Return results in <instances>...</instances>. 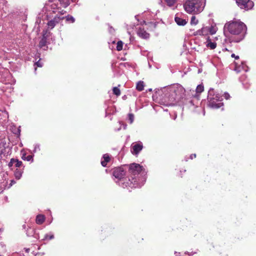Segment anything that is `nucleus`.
<instances>
[{
    "label": "nucleus",
    "mask_w": 256,
    "mask_h": 256,
    "mask_svg": "<svg viewBox=\"0 0 256 256\" xmlns=\"http://www.w3.org/2000/svg\"><path fill=\"white\" fill-rule=\"evenodd\" d=\"M12 132L16 135L20 136V127L18 128H15L14 129L12 130Z\"/></svg>",
    "instance_id": "obj_32"
},
{
    "label": "nucleus",
    "mask_w": 256,
    "mask_h": 256,
    "mask_svg": "<svg viewBox=\"0 0 256 256\" xmlns=\"http://www.w3.org/2000/svg\"><path fill=\"white\" fill-rule=\"evenodd\" d=\"M26 153H24L22 156V158L25 160H26L27 161H33V156L32 155H28V156H26Z\"/></svg>",
    "instance_id": "obj_23"
},
{
    "label": "nucleus",
    "mask_w": 256,
    "mask_h": 256,
    "mask_svg": "<svg viewBox=\"0 0 256 256\" xmlns=\"http://www.w3.org/2000/svg\"><path fill=\"white\" fill-rule=\"evenodd\" d=\"M33 236L36 239H39L40 236L38 234L36 233V231L35 232V234H34Z\"/></svg>",
    "instance_id": "obj_43"
},
{
    "label": "nucleus",
    "mask_w": 256,
    "mask_h": 256,
    "mask_svg": "<svg viewBox=\"0 0 256 256\" xmlns=\"http://www.w3.org/2000/svg\"><path fill=\"white\" fill-rule=\"evenodd\" d=\"M196 154H194V156H193V157H196Z\"/></svg>",
    "instance_id": "obj_56"
},
{
    "label": "nucleus",
    "mask_w": 256,
    "mask_h": 256,
    "mask_svg": "<svg viewBox=\"0 0 256 256\" xmlns=\"http://www.w3.org/2000/svg\"><path fill=\"white\" fill-rule=\"evenodd\" d=\"M143 148L142 144L141 142L136 143L132 146L131 152L132 154L137 156Z\"/></svg>",
    "instance_id": "obj_7"
},
{
    "label": "nucleus",
    "mask_w": 256,
    "mask_h": 256,
    "mask_svg": "<svg viewBox=\"0 0 256 256\" xmlns=\"http://www.w3.org/2000/svg\"><path fill=\"white\" fill-rule=\"evenodd\" d=\"M42 39L48 40V30H44L42 32Z\"/></svg>",
    "instance_id": "obj_30"
},
{
    "label": "nucleus",
    "mask_w": 256,
    "mask_h": 256,
    "mask_svg": "<svg viewBox=\"0 0 256 256\" xmlns=\"http://www.w3.org/2000/svg\"><path fill=\"white\" fill-rule=\"evenodd\" d=\"M102 158L104 159V160L101 161V164L102 166L106 167L108 163L110 160V158L108 154H106L103 155Z\"/></svg>",
    "instance_id": "obj_10"
},
{
    "label": "nucleus",
    "mask_w": 256,
    "mask_h": 256,
    "mask_svg": "<svg viewBox=\"0 0 256 256\" xmlns=\"http://www.w3.org/2000/svg\"><path fill=\"white\" fill-rule=\"evenodd\" d=\"M128 120H130V124H132L134 120V115L132 113L128 114Z\"/></svg>",
    "instance_id": "obj_34"
},
{
    "label": "nucleus",
    "mask_w": 256,
    "mask_h": 256,
    "mask_svg": "<svg viewBox=\"0 0 256 256\" xmlns=\"http://www.w3.org/2000/svg\"><path fill=\"white\" fill-rule=\"evenodd\" d=\"M64 17V18H66V21L68 22H70L71 23H74L75 22V18L70 14Z\"/></svg>",
    "instance_id": "obj_25"
},
{
    "label": "nucleus",
    "mask_w": 256,
    "mask_h": 256,
    "mask_svg": "<svg viewBox=\"0 0 256 256\" xmlns=\"http://www.w3.org/2000/svg\"><path fill=\"white\" fill-rule=\"evenodd\" d=\"M66 12L64 10H62L61 11H60L59 12V13L60 14H65Z\"/></svg>",
    "instance_id": "obj_46"
},
{
    "label": "nucleus",
    "mask_w": 256,
    "mask_h": 256,
    "mask_svg": "<svg viewBox=\"0 0 256 256\" xmlns=\"http://www.w3.org/2000/svg\"><path fill=\"white\" fill-rule=\"evenodd\" d=\"M112 43H113V44H115V41H114V42H112Z\"/></svg>",
    "instance_id": "obj_58"
},
{
    "label": "nucleus",
    "mask_w": 256,
    "mask_h": 256,
    "mask_svg": "<svg viewBox=\"0 0 256 256\" xmlns=\"http://www.w3.org/2000/svg\"><path fill=\"white\" fill-rule=\"evenodd\" d=\"M138 35L141 38L144 39H148L149 38L150 36V34L147 32L144 28H139L138 32H137Z\"/></svg>",
    "instance_id": "obj_8"
},
{
    "label": "nucleus",
    "mask_w": 256,
    "mask_h": 256,
    "mask_svg": "<svg viewBox=\"0 0 256 256\" xmlns=\"http://www.w3.org/2000/svg\"><path fill=\"white\" fill-rule=\"evenodd\" d=\"M148 90L149 92H152V88H149Z\"/></svg>",
    "instance_id": "obj_52"
},
{
    "label": "nucleus",
    "mask_w": 256,
    "mask_h": 256,
    "mask_svg": "<svg viewBox=\"0 0 256 256\" xmlns=\"http://www.w3.org/2000/svg\"><path fill=\"white\" fill-rule=\"evenodd\" d=\"M54 1V0H48V2H52Z\"/></svg>",
    "instance_id": "obj_55"
},
{
    "label": "nucleus",
    "mask_w": 256,
    "mask_h": 256,
    "mask_svg": "<svg viewBox=\"0 0 256 256\" xmlns=\"http://www.w3.org/2000/svg\"><path fill=\"white\" fill-rule=\"evenodd\" d=\"M30 248H25V250L26 252H30Z\"/></svg>",
    "instance_id": "obj_48"
},
{
    "label": "nucleus",
    "mask_w": 256,
    "mask_h": 256,
    "mask_svg": "<svg viewBox=\"0 0 256 256\" xmlns=\"http://www.w3.org/2000/svg\"><path fill=\"white\" fill-rule=\"evenodd\" d=\"M238 6L242 9L246 10H251L254 6V3L251 0H236Z\"/></svg>",
    "instance_id": "obj_5"
},
{
    "label": "nucleus",
    "mask_w": 256,
    "mask_h": 256,
    "mask_svg": "<svg viewBox=\"0 0 256 256\" xmlns=\"http://www.w3.org/2000/svg\"><path fill=\"white\" fill-rule=\"evenodd\" d=\"M224 28L232 34L238 36L236 40H232L236 42L244 38L247 29L246 25L240 20L230 21L225 24Z\"/></svg>",
    "instance_id": "obj_2"
},
{
    "label": "nucleus",
    "mask_w": 256,
    "mask_h": 256,
    "mask_svg": "<svg viewBox=\"0 0 256 256\" xmlns=\"http://www.w3.org/2000/svg\"><path fill=\"white\" fill-rule=\"evenodd\" d=\"M160 92V90H156V92H155V94H153L152 96V98H154V96H156V98H158V94Z\"/></svg>",
    "instance_id": "obj_40"
},
{
    "label": "nucleus",
    "mask_w": 256,
    "mask_h": 256,
    "mask_svg": "<svg viewBox=\"0 0 256 256\" xmlns=\"http://www.w3.org/2000/svg\"><path fill=\"white\" fill-rule=\"evenodd\" d=\"M209 105L212 108H218L222 106V103L216 102L214 100H210L209 102Z\"/></svg>",
    "instance_id": "obj_14"
},
{
    "label": "nucleus",
    "mask_w": 256,
    "mask_h": 256,
    "mask_svg": "<svg viewBox=\"0 0 256 256\" xmlns=\"http://www.w3.org/2000/svg\"><path fill=\"white\" fill-rule=\"evenodd\" d=\"M54 238V234L49 235L48 234H46L44 236V238L43 240H50L53 239Z\"/></svg>",
    "instance_id": "obj_35"
},
{
    "label": "nucleus",
    "mask_w": 256,
    "mask_h": 256,
    "mask_svg": "<svg viewBox=\"0 0 256 256\" xmlns=\"http://www.w3.org/2000/svg\"><path fill=\"white\" fill-rule=\"evenodd\" d=\"M166 4L169 6H174V4L176 2V0H164Z\"/></svg>",
    "instance_id": "obj_29"
},
{
    "label": "nucleus",
    "mask_w": 256,
    "mask_h": 256,
    "mask_svg": "<svg viewBox=\"0 0 256 256\" xmlns=\"http://www.w3.org/2000/svg\"><path fill=\"white\" fill-rule=\"evenodd\" d=\"M138 15L136 16L135 18H136V19L138 20V21H139V20L138 18Z\"/></svg>",
    "instance_id": "obj_49"
},
{
    "label": "nucleus",
    "mask_w": 256,
    "mask_h": 256,
    "mask_svg": "<svg viewBox=\"0 0 256 256\" xmlns=\"http://www.w3.org/2000/svg\"><path fill=\"white\" fill-rule=\"evenodd\" d=\"M177 90H180L182 92L183 95H184L185 90L182 87V86L178 84H177Z\"/></svg>",
    "instance_id": "obj_31"
},
{
    "label": "nucleus",
    "mask_w": 256,
    "mask_h": 256,
    "mask_svg": "<svg viewBox=\"0 0 256 256\" xmlns=\"http://www.w3.org/2000/svg\"><path fill=\"white\" fill-rule=\"evenodd\" d=\"M58 4H52L51 6V8L52 9H56V8L59 9L60 8L58 7Z\"/></svg>",
    "instance_id": "obj_38"
},
{
    "label": "nucleus",
    "mask_w": 256,
    "mask_h": 256,
    "mask_svg": "<svg viewBox=\"0 0 256 256\" xmlns=\"http://www.w3.org/2000/svg\"><path fill=\"white\" fill-rule=\"evenodd\" d=\"M112 26H110V29H112Z\"/></svg>",
    "instance_id": "obj_59"
},
{
    "label": "nucleus",
    "mask_w": 256,
    "mask_h": 256,
    "mask_svg": "<svg viewBox=\"0 0 256 256\" xmlns=\"http://www.w3.org/2000/svg\"><path fill=\"white\" fill-rule=\"evenodd\" d=\"M128 165V166H126V167L128 168V172L131 174L135 176L141 174L142 175L146 176L145 169L140 164L134 162Z\"/></svg>",
    "instance_id": "obj_4"
},
{
    "label": "nucleus",
    "mask_w": 256,
    "mask_h": 256,
    "mask_svg": "<svg viewBox=\"0 0 256 256\" xmlns=\"http://www.w3.org/2000/svg\"><path fill=\"white\" fill-rule=\"evenodd\" d=\"M34 66H36L38 67H42V63L41 62L40 59L34 63Z\"/></svg>",
    "instance_id": "obj_37"
},
{
    "label": "nucleus",
    "mask_w": 256,
    "mask_h": 256,
    "mask_svg": "<svg viewBox=\"0 0 256 256\" xmlns=\"http://www.w3.org/2000/svg\"><path fill=\"white\" fill-rule=\"evenodd\" d=\"M16 183V181L14 180H10V186H8V188H10L11 186H12L14 184Z\"/></svg>",
    "instance_id": "obj_42"
},
{
    "label": "nucleus",
    "mask_w": 256,
    "mask_h": 256,
    "mask_svg": "<svg viewBox=\"0 0 256 256\" xmlns=\"http://www.w3.org/2000/svg\"><path fill=\"white\" fill-rule=\"evenodd\" d=\"M14 158H12L10 159V162L8 164V166L9 168L11 170H12V166H14Z\"/></svg>",
    "instance_id": "obj_33"
},
{
    "label": "nucleus",
    "mask_w": 256,
    "mask_h": 256,
    "mask_svg": "<svg viewBox=\"0 0 256 256\" xmlns=\"http://www.w3.org/2000/svg\"><path fill=\"white\" fill-rule=\"evenodd\" d=\"M224 96L226 99H228L230 97V96L228 93H224Z\"/></svg>",
    "instance_id": "obj_44"
},
{
    "label": "nucleus",
    "mask_w": 256,
    "mask_h": 256,
    "mask_svg": "<svg viewBox=\"0 0 256 256\" xmlns=\"http://www.w3.org/2000/svg\"><path fill=\"white\" fill-rule=\"evenodd\" d=\"M204 4L202 0H188L184 4L186 12L193 15L200 13L204 10Z\"/></svg>",
    "instance_id": "obj_3"
},
{
    "label": "nucleus",
    "mask_w": 256,
    "mask_h": 256,
    "mask_svg": "<svg viewBox=\"0 0 256 256\" xmlns=\"http://www.w3.org/2000/svg\"><path fill=\"white\" fill-rule=\"evenodd\" d=\"M196 154H194V156H193V157H196Z\"/></svg>",
    "instance_id": "obj_57"
},
{
    "label": "nucleus",
    "mask_w": 256,
    "mask_h": 256,
    "mask_svg": "<svg viewBox=\"0 0 256 256\" xmlns=\"http://www.w3.org/2000/svg\"><path fill=\"white\" fill-rule=\"evenodd\" d=\"M231 56H232V58H235V59H236V60H238V59L239 58V56H236V55H235V54H232L231 55Z\"/></svg>",
    "instance_id": "obj_45"
},
{
    "label": "nucleus",
    "mask_w": 256,
    "mask_h": 256,
    "mask_svg": "<svg viewBox=\"0 0 256 256\" xmlns=\"http://www.w3.org/2000/svg\"><path fill=\"white\" fill-rule=\"evenodd\" d=\"M45 220L46 217L44 215L39 214L36 216V222L38 224H42L44 222Z\"/></svg>",
    "instance_id": "obj_12"
},
{
    "label": "nucleus",
    "mask_w": 256,
    "mask_h": 256,
    "mask_svg": "<svg viewBox=\"0 0 256 256\" xmlns=\"http://www.w3.org/2000/svg\"><path fill=\"white\" fill-rule=\"evenodd\" d=\"M159 23L158 22H148V30H150V31H153L154 30V29L156 28L157 25Z\"/></svg>",
    "instance_id": "obj_17"
},
{
    "label": "nucleus",
    "mask_w": 256,
    "mask_h": 256,
    "mask_svg": "<svg viewBox=\"0 0 256 256\" xmlns=\"http://www.w3.org/2000/svg\"><path fill=\"white\" fill-rule=\"evenodd\" d=\"M198 23V20L195 16H192L190 20V24L196 26Z\"/></svg>",
    "instance_id": "obj_26"
},
{
    "label": "nucleus",
    "mask_w": 256,
    "mask_h": 256,
    "mask_svg": "<svg viewBox=\"0 0 256 256\" xmlns=\"http://www.w3.org/2000/svg\"><path fill=\"white\" fill-rule=\"evenodd\" d=\"M234 71H236L237 73L240 72L242 68L240 66H238L237 64H236V66L234 68Z\"/></svg>",
    "instance_id": "obj_36"
},
{
    "label": "nucleus",
    "mask_w": 256,
    "mask_h": 256,
    "mask_svg": "<svg viewBox=\"0 0 256 256\" xmlns=\"http://www.w3.org/2000/svg\"><path fill=\"white\" fill-rule=\"evenodd\" d=\"M126 95L122 96V98H123L124 100L126 99Z\"/></svg>",
    "instance_id": "obj_50"
},
{
    "label": "nucleus",
    "mask_w": 256,
    "mask_h": 256,
    "mask_svg": "<svg viewBox=\"0 0 256 256\" xmlns=\"http://www.w3.org/2000/svg\"><path fill=\"white\" fill-rule=\"evenodd\" d=\"M140 25H144V24H145V25H146V26H148V22H146V20H143L142 21H141L140 22Z\"/></svg>",
    "instance_id": "obj_39"
},
{
    "label": "nucleus",
    "mask_w": 256,
    "mask_h": 256,
    "mask_svg": "<svg viewBox=\"0 0 256 256\" xmlns=\"http://www.w3.org/2000/svg\"><path fill=\"white\" fill-rule=\"evenodd\" d=\"M128 166V164H123L120 166L113 168L111 171L114 176L118 179L116 182L120 186L124 188L129 186L131 188H140L143 184L140 182L135 177H132V180L129 178L124 177L126 174L125 168Z\"/></svg>",
    "instance_id": "obj_1"
},
{
    "label": "nucleus",
    "mask_w": 256,
    "mask_h": 256,
    "mask_svg": "<svg viewBox=\"0 0 256 256\" xmlns=\"http://www.w3.org/2000/svg\"><path fill=\"white\" fill-rule=\"evenodd\" d=\"M208 33L210 34H214L217 30V28L215 26H211L210 27H208Z\"/></svg>",
    "instance_id": "obj_21"
},
{
    "label": "nucleus",
    "mask_w": 256,
    "mask_h": 256,
    "mask_svg": "<svg viewBox=\"0 0 256 256\" xmlns=\"http://www.w3.org/2000/svg\"><path fill=\"white\" fill-rule=\"evenodd\" d=\"M58 1L60 5L64 8H67L70 4L69 0H58Z\"/></svg>",
    "instance_id": "obj_20"
},
{
    "label": "nucleus",
    "mask_w": 256,
    "mask_h": 256,
    "mask_svg": "<svg viewBox=\"0 0 256 256\" xmlns=\"http://www.w3.org/2000/svg\"><path fill=\"white\" fill-rule=\"evenodd\" d=\"M204 90V86L202 84H199L197 86L196 88V94L194 96V97L198 99V98L200 94H201Z\"/></svg>",
    "instance_id": "obj_15"
},
{
    "label": "nucleus",
    "mask_w": 256,
    "mask_h": 256,
    "mask_svg": "<svg viewBox=\"0 0 256 256\" xmlns=\"http://www.w3.org/2000/svg\"><path fill=\"white\" fill-rule=\"evenodd\" d=\"M206 47L211 50H214L216 47V43L215 42H212L210 37H208L206 40Z\"/></svg>",
    "instance_id": "obj_13"
},
{
    "label": "nucleus",
    "mask_w": 256,
    "mask_h": 256,
    "mask_svg": "<svg viewBox=\"0 0 256 256\" xmlns=\"http://www.w3.org/2000/svg\"><path fill=\"white\" fill-rule=\"evenodd\" d=\"M52 34V33L48 31V38Z\"/></svg>",
    "instance_id": "obj_47"
},
{
    "label": "nucleus",
    "mask_w": 256,
    "mask_h": 256,
    "mask_svg": "<svg viewBox=\"0 0 256 256\" xmlns=\"http://www.w3.org/2000/svg\"><path fill=\"white\" fill-rule=\"evenodd\" d=\"M48 44H50V42L48 40L42 38L39 42L38 46L40 48H42Z\"/></svg>",
    "instance_id": "obj_19"
},
{
    "label": "nucleus",
    "mask_w": 256,
    "mask_h": 256,
    "mask_svg": "<svg viewBox=\"0 0 256 256\" xmlns=\"http://www.w3.org/2000/svg\"><path fill=\"white\" fill-rule=\"evenodd\" d=\"M188 22V18H182L177 16V25L180 26H184Z\"/></svg>",
    "instance_id": "obj_16"
},
{
    "label": "nucleus",
    "mask_w": 256,
    "mask_h": 256,
    "mask_svg": "<svg viewBox=\"0 0 256 256\" xmlns=\"http://www.w3.org/2000/svg\"><path fill=\"white\" fill-rule=\"evenodd\" d=\"M120 124H122V126L124 130H126V128L127 124L126 123L121 122H120Z\"/></svg>",
    "instance_id": "obj_41"
},
{
    "label": "nucleus",
    "mask_w": 256,
    "mask_h": 256,
    "mask_svg": "<svg viewBox=\"0 0 256 256\" xmlns=\"http://www.w3.org/2000/svg\"><path fill=\"white\" fill-rule=\"evenodd\" d=\"M144 82L143 81H139L136 84V89L137 90L141 92L144 90Z\"/></svg>",
    "instance_id": "obj_18"
},
{
    "label": "nucleus",
    "mask_w": 256,
    "mask_h": 256,
    "mask_svg": "<svg viewBox=\"0 0 256 256\" xmlns=\"http://www.w3.org/2000/svg\"><path fill=\"white\" fill-rule=\"evenodd\" d=\"M174 119L175 120L176 118V114H174Z\"/></svg>",
    "instance_id": "obj_53"
},
{
    "label": "nucleus",
    "mask_w": 256,
    "mask_h": 256,
    "mask_svg": "<svg viewBox=\"0 0 256 256\" xmlns=\"http://www.w3.org/2000/svg\"><path fill=\"white\" fill-rule=\"evenodd\" d=\"M64 19V17H60L58 16H55L53 19L48 22V28L52 29L56 24L60 22V20Z\"/></svg>",
    "instance_id": "obj_6"
},
{
    "label": "nucleus",
    "mask_w": 256,
    "mask_h": 256,
    "mask_svg": "<svg viewBox=\"0 0 256 256\" xmlns=\"http://www.w3.org/2000/svg\"><path fill=\"white\" fill-rule=\"evenodd\" d=\"M112 92L113 94L116 96H119L120 94V90L118 87L116 86L113 88Z\"/></svg>",
    "instance_id": "obj_27"
},
{
    "label": "nucleus",
    "mask_w": 256,
    "mask_h": 256,
    "mask_svg": "<svg viewBox=\"0 0 256 256\" xmlns=\"http://www.w3.org/2000/svg\"><path fill=\"white\" fill-rule=\"evenodd\" d=\"M123 42L122 40H118L117 42L116 50L118 51H120L122 50Z\"/></svg>",
    "instance_id": "obj_28"
},
{
    "label": "nucleus",
    "mask_w": 256,
    "mask_h": 256,
    "mask_svg": "<svg viewBox=\"0 0 256 256\" xmlns=\"http://www.w3.org/2000/svg\"><path fill=\"white\" fill-rule=\"evenodd\" d=\"M176 14L175 15L174 17V21L176 22Z\"/></svg>",
    "instance_id": "obj_51"
},
{
    "label": "nucleus",
    "mask_w": 256,
    "mask_h": 256,
    "mask_svg": "<svg viewBox=\"0 0 256 256\" xmlns=\"http://www.w3.org/2000/svg\"><path fill=\"white\" fill-rule=\"evenodd\" d=\"M36 230L34 228H29L26 230V234L28 236H33Z\"/></svg>",
    "instance_id": "obj_22"
},
{
    "label": "nucleus",
    "mask_w": 256,
    "mask_h": 256,
    "mask_svg": "<svg viewBox=\"0 0 256 256\" xmlns=\"http://www.w3.org/2000/svg\"><path fill=\"white\" fill-rule=\"evenodd\" d=\"M24 166L23 165V163L22 161L19 160L17 158H14V167L15 168H21L22 166L23 167Z\"/></svg>",
    "instance_id": "obj_24"
},
{
    "label": "nucleus",
    "mask_w": 256,
    "mask_h": 256,
    "mask_svg": "<svg viewBox=\"0 0 256 256\" xmlns=\"http://www.w3.org/2000/svg\"><path fill=\"white\" fill-rule=\"evenodd\" d=\"M72 0V2H74V0Z\"/></svg>",
    "instance_id": "obj_60"
},
{
    "label": "nucleus",
    "mask_w": 256,
    "mask_h": 256,
    "mask_svg": "<svg viewBox=\"0 0 256 256\" xmlns=\"http://www.w3.org/2000/svg\"><path fill=\"white\" fill-rule=\"evenodd\" d=\"M144 178V180H142V182H145L146 180V178Z\"/></svg>",
    "instance_id": "obj_54"
},
{
    "label": "nucleus",
    "mask_w": 256,
    "mask_h": 256,
    "mask_svg": "<svg viewBox=\"0 0 256 256\" xmlns=\"http://www.w3.org/2000/svg\"><path fill=\"white\" fill-rule=\"evenodd\" d=\"M208 34V26H204L194 33V36H207Z\"/></svg>",
    "instance_id": "obj_9"
},
{
    "label": "nucleus",
    "mask_w": 256,
    "mask_h": 256,
    "mask_svg": "<svg viewBox=\"0 0 256 256\" xmlns=\"http://www.w3.org/2000/svg\"><path fill=\"white\" fill-rule=\"evenodd\" d=\"M24 166H23V168L22 169L16 168L14 170V175L16 180H20L22 177V174L24 172Z\"/></svg>",
    "instance_id": "obj_11"
}]
</instances>
